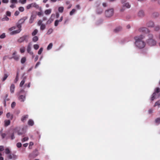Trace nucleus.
Here are the masks:
<instances>
[{
  "mask_svg": "<svg viewBox=\"0 0 160 160\" xmlns=\"http://www.w3.org/2000/svg\"><path fill=\"white\" fill-rule=\"evenodd\" d=\"M145 36L142 35L134 37L135 40V44L136 46L139 48H142L145 46V42L142 40L144 38Z\"/></svg>",
  "mask_w": 160,
  "mask_h": 160,
  "instance_id": "f257e3e1",
  "label": "nucleus"
},
{
  "mask_svg": "<svg viewBox=\"0 0 160 160\" xmlns=\"http://www.w3.org/2000/svg\"><path fill=\"white\" fill-rule=\"evenodd\" d=\"M149 36L150 38L147 40V43L149 45L151 46H152L155 45L156 43V42L155 41L152 39L153 37L152 34H149Z\"/></svg>",
  "mask_w": 160,
  "mask_h": 160,
  "instance_id": "f03ea898",
  "label": "nucleus"
},
{
  "mask_svg": "<svg viewBox=\"0 0 160 160\" xmlns=\"http://www.w3.org/2000/svg\"><path fill=\"white\" fill-rule=\"evenodd\" d=\"M113 9L112 8L110 9L105 11V14L106 17H110L113 15Z\"/></svg>",
  "mask_w": 160,
  "mask_h": 160,
  "instance_id": "7ed1b4c3",
  "label": "nucleus"
},
{
  "mask_svg": "<svg viewBox=\"0 0 160 160\" xmlns=\"http://www.w3.org/2000/svg\"><path fill=\"white\" fill-rule=\"evenodd\" d=\"M28 36L27 35H24L19 38L17 40V41L19 43H22L26 41V42H28Z\"/></svg>",
  "mask_w": 160,
  "mask_h": 160,
  "instance_id": "20e7f679",
  "label": "nucleus"
},
{
  "mask_svg": "<svg viewBox=\"0 0 160 160\" xmlns=\"http://www.w3.org/2000/svg\"><path fill=\"white\" fill-rule=\"evenodd\" d=\"M100 3H99L97 5V8L96 10V13L98 14H101L103 12V9L101 7H99V6L100 5Z\"/></svg>",
  "mask_w": 160,
  "mask_h": 160,
  "instance_id": "39448f33",
  "label": "nucleus"
},
{
  "mask_svg": "<svg viewBox=\"0 0 160 160\" xmlns=\"http://www.w3.org/2000/svg\"><path fill=\"white\" fill-rule=\"evenodd\" d=\"M13 58L16 61H18L19 60V56L17 54V52L14 51L12 54V57L10 58V59Z\"/></svg>",
  "mask_w": 160,
  "mask_h": 160,
  "instance_id": "423d86ee",
  "label": "nucleus"
},
{
  "mask_svg": "<svg viewBox=\"0 0 160 160\" xmlns=\"http://www.w3.org/2000/svg\"><path fill=\"white\" fill-rule=\"evenodd\" d=\"M7 157L9 159H16L17 158V156L14 153H10L8 155Z\"/></svg>",
  "mask_w": 160,
  "mask_h": 160,
  "instance_id": "0eeeda50",
  "label": "nucleus"
},
{
  "mask_svg": "<svg viewBox=\"0 0 160 160\" xmlns=\"http://www.w3.org/2000/svg\"><path fill=\"white\" fill-rule=\"evenodd\" d=\"M31 44L29 43L27 46V51L30 54H32V52L31 51Z\"/></svg>",
  "mask_w": 160,
  "mask_h": 160,
  "instance_id": "6e6552de",
  "label": "nucleus"
},
{
  "mask_svg": "<svg viewBox=\"0 0 160 160\" xmlns=\"http://www.w3.org/2000/svg\"><path fill=\"white\" fill-rule=\"evenodd\" d=\"M139 31L140 32H142L146 33H147L149 32V31L148 29L146 28L143 27L140 28Z\"/></svg>",
  "mask_w": 160,
  "mask_h": 160,
  "instance_id": "1a4fd4ad",
  "label": "nucleus"
},
{
  "mask_svg": "<svg viewBox=\"0 0 160 160\" xmlns=\"http://www.w3.org/2000/svg\"><path fill=\"white\" fill-rule=\"evenodd\" d=\"M25 96L22 95H20L18 97L19 100L21 102H24L25 101Z\"/></svg>",
  "mask_w": 160,
  "mask_h": 160,
  "instance_id": "9d476101",
  "label": "nucleus"
},
{
  "mask_svg": "<svg viewBox=\"0 0 160 160\" xmlns=\"http://www.w3.org/2000/svg\"><path fill=\"white\" fill-rule=\"evenodd\" d=\"M36 14H33L31 15L29 21V22L30 23H32L33 20L35 18H36Z\"/></svg>",
  "mask_w": 160,
  "mask_h": 160,
  "instance_id": "9b49d317",
  "label": "nucleus"
},
{
  "mask_svg": "<svg viewBox=\"0 0 160 160\" xmlns=\"http://www.w3.org/2000/svg\"><path fill=\"white\" fill-rule=\"evenodd\" d=\"M6 116L7 118H9L10 120H12L13 118V115L11 114L10 112L7 113Z\"/></svg>",
  "mask_w": 160,
  "mask_h": 160,
  "instance_id": "f8f14e48",
  "label": "nucleus"
},
{
  "mask_svg": "<svg viewBox=\"0 0 160 160\" xmlns=\"http://www.w3.org/2000/svg\"><path fill=\"white\" fill-rule=\"evenodd\" d=\"M21 32L20 29H18L16 30H14L12 31L10 33L11 35H13L19 33Z\"/></svg>",
  "mask_w": 160,
  "mask_h": 160,
  "instance_id": "ddd939ff",
  "label": "nucleus"
},
{
  "mask_svg": "<svg viewBox=\"0 0 160 160\" xmlns=\"http://www.w3.org/2000/svg\"><path fill=\"white\" fill-rule=\"evenodd\" d=\"M11 121L10 120H5L4 121V126L7 127L10 124Z\"/></svg>",
  "mask_w": 160,
  "mask_h": 160,
  "instance_id": "4468645a",
  "label": "nucleus"
},
{
  "mask_svg": "<svg viewBox=\"0 0 160 160\" xmlns=\"http://www.w3.org/2000/svg\"><path fill=\"white\" fill-rule=\"evenodd\" d=\"M28 115H25L23 116L21 119V121L23 122H24L28 118Z\"/></svg>",
  "mask_w": 160,
  "mask_h": 160,
  "instance_id": "2eb2a0df",
  "label": "nucleus"
},
{
  "mask_svg": "<svg viewBox=\"0 0 160 160\" xmlns=\"http://www.w3.org/2000/svg\"><path fill=\"white\" fill-rule=\"evenodd\" d=\"M15 89V85L13 84H11L10 87V92L11 93H13L14 92Z\"/></svg>",
  "mask_w": 160,
  "mask_h": 160,
  "instance_id": "dca6fc26",
  "label": "nucleus"
},
{
  "mask_svg": "<svg viewBox=\"0 0 160 160\" xmlns=\"http://www.w3.org/2000/svg\"><path fill=\"white\" fill-rule=\"evenodd\" d=\"M154 25V23L150 21L147 24V26L148 27H152Z\"/></svg>",
  "mask_w": 160,
  "mask_h": 160,
  "instance_id": "f3484780",
  "label": "nucleus"
},
{
  "mask_svg": "<svg viewBox=\"0 0 160 160\" xmlns=\"http://www.w3.org/2000/svg\"><path fill=\"white\" fill-rule=\"evenodd\" d=\"M51 9H49L45 10L44 11V13L46 15H49L51 13Z\"/></svg>",
  "mask_w": 160,
  "mask_h": 160,
  "instance_id": "a211bd4d",
  "label": "nucleus"
},
{
  "mask_svg": "<svg viewBox=\"0 0 160 160\" xmlns=\"http://www.w3.org/2000/svg\"><path fill=\"white\" fill-rule=\"evenodd\" d=\"M122 28L121 27H118L116 28L114 30V31L116 32H118L122 30Z\"/></svg>",
  "mask_w": 160,
  "mask_h": 160,
  "instance_id": "6ab92c4d",
  "label": "nucleus"
},
{
  "mask_svg": "<svg viewBox=\"0 0 160 160\" xmlns=\"http://www.w3.org/2000/svg\"><path fill=\"white\" fill-rule=\"evenodd\" d=\"M138 15L139 17H142L144 15V12L143 11H140L138 12Z\"/></svg>",
  "mask_w": 160,
  "mask_h": 160,
  "instance_id": "aec40b11",
  "label": "nucleus"
},
{
  "mask_svg": "<svg viewBox=\"0 0 160 160\" xmlns=\"http://www.w3.org/2000/svg\"><path fill=\"white\" fill-rule=\"evenodd\" d=\"M28 124L30 126H32L34 124V122L32 120L30 119L28 122Z\"/></svg>",
  "mask_w": 160,
  "mask_h": 160,
  "instance_id": "412c9836",
  "label": "nucleus"
},
{
  "mask_svg": "<svg viewBox=\"0 0 160 160\" xmlns=\"http://www.w3.org/2000/svg\"><path fill=\"white\" fill-rule=\"evenodd\" d=\"M11 152L10 150L8 148H7L5 150V152L6 154L9 155L11 153Z\"/></svg>",
  "mask_w": 160,
  "mask_h": 160,
  "instance_id": "4be33fe9",
  "label": "nucleus"
},
{
  "mask_svg": "<svg viewBox=\"0 0 160 160\" xmlns=\"http://www.w3.org/2000/svg\"><path fill=\"white\" fill-rule=\"evenodd\" d=\"M26 19H25L24 18H21L19 20L18 23L22 24L24 22Z\"/></svg>",
  "mask_w": 160,
  "mask_h": 160,
  "instance_id": "5701e85b",
  "label": "nucleus"
},
{
  "mask_svg": "<svg viewBox=\"0 0 160 160\" xmlns=\"http://www.w3.org/2000/svg\"><path fill=\"white\" fill-rule=\"evenodd\" d=\"M20 51L21 53H23L25 51V48L24 46L21 47L20 49Z\"/></svg>",
  "mask_w": 160,
  "mask_h": 160,
  "instance_id": "b1692460",
  "label": "nucleus"
},
{
  "mask_svg": "<svg viewBox=\"0 0 160 160\" xmlns=\"http://www.w3.org/2000/svg\"><path fill=\"white\" fill-rule=\"evenodd\" d=\"M31 5L32 6V7H33L38 8L39 7L38 5L35 2L32 3L31 4Z\"/></svg>",
  "mask_w": 160,
  "mask_h": 160,
  "instance_id": "393cba45",
  "label": "nucleus"
},
{
  "mask_svg": "<svg viewBox=\"0 0 160 160\" xmlns=\"http://www.w3.org/2000/svg\"><path fill=\"white\" fill-rule=\"evenodd\" d=\"M38 40V38L37 36H34L32 39V40L33 42H36Z\"/></svg>",
  "mask_w": 160,
  "mask_h": 160,
  "instance_id": "a878e982",
  "label": "nucleus"
},
{
  "mask_svg": "<svg viewBox=\"0 0 160 160\" xmlns=\"http://www.w3.org/2000/svg\"><path fill=\"white\" fill-rule=\"evenodd\" d=\"M64 10V8L63 7H59L58 8V11L61 13L63 12Z\"/></svg>",
  "mask_w": 160,
  "mask_h": 160,
  "instance_id": "bb28decb",
  "label": "nucleus"
},
{
  "mask_svg": "<svg viewBox=\"0 0 160 160\" xmlns=\"http://www.w3.org/2000/svg\"><path fill=\"white\" fill-rule=\"evenodd\" d=\"M26 61V58L25 57H23L22 58L21 60V62L22 64L24 63Z\"/></svg>",
  "mask_w": 160,
  "mask_h": 160,
  "instance_id": "cd10ccee",
  "label": "nucleus"
},
{
  "mask_svg": "<svg viewBox=\"0 0 160 160\" xmlns=\"http://www.w3.org/2000/svg\"><path fill=\"white\" fill-rule=\"evenodd\" d=\"M38 32V30L35 29L34 31L32 32V36H35L37 34Z\"/></svg>",
  "mask_w": 160,
  "mask_h": 160,
  "instance_id": "c85d7f7f",
  "label": "nucleus"
},
{
  "mask_svg": "<svg viewBox=\"0 0 160 160\" xmlns=\"http://www.w3.org/2000/svg\"><path fill=\"white\" fill-rule=\"evenodd\" d=\"M52 47V43H50L49 45L48 46L47 49L48 50H49L50 49H51Z\"/></svg>",
  "mask_w": 160,
  "mask_h": 160,
  "instance_id": "c756f323",
  "label": "nucleus"
},
{
  "mask_svg": "<svg viewBox=\"0 0 160 160\" xmlns=\"http://www.w3.org/2000/svg\"><path fill=\"white\" fill-rule=\"evenodd\" d=\"M46 28L45 25L43 24H42L40 26V29L42 30H44Z\"/></svg>",
  "mask_w": 160,
  "mask_h": 160,
  "instance_id": "7c9ffc66",
  "label": "nucleus"
},
{
  "mask_svg": "<svg viewBox=\"0 0 160 160\" xmlns=\"http://www.w3.org/2000/svg\"><path fill=\"white\" fill-rule=\"evenodd\" d=\"M157 106H158V107H160V101H157L155 102V104L154 105V106L155 107Z\"/></svg>",
  "mask_w": 160,
  "mask_h": 160,
  "instance_id": "2f4dec72",
  "label": "nucleus"
},
{
  "mask_svg": "<svg viewBox=\"0 0 160 160\" xmlns=\"http://www.w3.org/2000/svg\"><path fill=\"white\" fill-rule=\"evenodd\" d=\"M24 133L23 129H22V131L21 132L20 130H18V135H21L22 134Z\"/></svg>",
  "mask_w": 160,
  "mask_h": 160,
  "instance_id": "473e14b6",
  "label": "nucleus"
},
{
  "mask_svg": "<svg viewBox=\"0 0 160 160\" xmlns=\"http://www.w3.org/2000/svg\"><path fill=\"white\" fill-rule=\"evenodd\" d=\"M53 30L52 28L49 29L48 31L47 34L49 35L51 34L53 32Z\"/></svg>",
  "mask_w": 160,
  "mask_h": 160,
  "instance_id": "72a5a7b5",
  "label": "nucleus"
},
{
  "mask_svg": "<svg viewBox=\"0 0 160 160\" xmlns=\"http://www.w3.org/2000/svg\"><path fill=\"white\" fill-rule=\"evenodd\" d=\"M39 47V46L38 45L36 44H34L33 45V48H34L35 50H37L38 49Z\"/></svg>",
  "mask_w": 160,
  "mask_h": 160,
  "instance_id": "f704fd0d",
  "label": "nucleus"
},
{
  "mask_svg": "<svg viewBox=\"0 0 160 160\" xmlns=\"http://www.w3.org/2000/svg\"><path fill=\"white\" fill-rule=\"evenodd\" d=\"M76 11V10L73 9L70 12V15H72Z\"/></svg>",
  "mask_w": 160,
  "mask_h": 160,
  "instance_id": "c9c22d12",
  "label": "nucleus"
},
{
  "mask_svg": "<svg viewBox=\"0 0 160 160\" xmlns=\"http://www.w3.org/2000/svg\"><path fill=\"white\" fill-rule=\"evenodd\" d=\"M17 28H18V29H20L21 31V28L22 27L21 24H20L18 23L17 24Z\"/></svg>",
  "mask_w": 160,
  "mask_h": 160,
  "instance_id": "e433bc0d",
  "label": "nucleus"
},
{
  "mask_svg": "<svg viewBox=\"0 0 160 160\" xmlns=\"http://www.w3.org/2000/svg\"><path fill=\"white\" fill-rule=\"evenodd\" d=\"M9 20V18L7 16H5V17H4L2 19V21H8Z\"/></svg>",
  "mask_w": 160,
  "mask_h": 160,
  "instance_id": "4c0bfd02",
  "label": "nucleus"
},
{
  "mask_svg": "<svg viewBox=\"0 0 160 160\" xmlns=\"http://www.w3.org/2000/svg\"><path fill=\"white\" fill-rule=\"evenodd\" d=\"M123 6L126 7L127 8H129L130 7V5L128 2L126 3L125 5H123Z\"/></svg>",
  "mask_w": 160,
  "mask_h": 160,
  "instance_id": "58836bf2",
  "label": "nucleus"
},
{
  "mask_svg": "<svg viewBox=\"0 0 160 160\" xmlns=\"http://www.w3.org/2000/svg\"><path fill=\"white\" fill-rule=\"evenodd\" d=\"M155 122L158 124L160 123V118H158L155 120Z\"/></svg>",
  "mask_w": 160,
  "mask_h": 160,
  "instance_id": "ea45409f",
  "label": "nucleus"
},
{
  "mask_svg": "<svg viewBox=\"0 0 160 160\" xmlns=\"http://www.w3.org/2000/svg\"><path fill=\"white\" fill-rule=\"evenodd\" d=\"M160 92V89L159 88H157L155 90V92L154 93H158Z\"/></svg>",
  "mask_w": 160,
  "mask_h": 160,
  "instance_id": "a19ab883",
  "label": "nucleus"
},
{
  "mask_svg": "<svg viewBox=\"0 0 160 160\" xmlns=\"http://www.w3.org/2000/svg\"><path fill=\"white\" fill-rule=\"evenodd\" d=\"M43 50V48H40L39 51H38V54L39 55L41 54Z\"/></svg>",
  "mask_w": 160,
  "mask_h": 160,
  "instance_id": "79ce46f5",
  "label": "nucleus"
},
{
  "mask_svg": "<svg viewBox=\"0 0 160 160\" xmlns=\"http://www.w3.org/2000/svg\"><path fill=\"white\" fill-rule=\"evenodd\" d=\"M28 137H25L24 138H23V139H22V142H25V141H26L28 140Z\"/></svg>",
  "mask_w": 160,
  "mask_h": 160,
  "instance_id": "37998d69",
  "label": "nucleus"
},
{
  "mask_svg": "<svg viewBox=\"0 0 160 160\" xmlns=\"http://www.w3.org/2000/svg\"><path fill=\"white\" fill-rule=\"evenodd\" d=\"M18 9L21 12H23L24 10V8L22 7H20Z\"/></svg>",
  "mask_w": 160,
  "mask_h": 160,
  "instance_id": "c03bdc74",
  "label": "nucleus"
},
{
  "mask_svg": "<svg viewBox=\"0 0 160 160\" xmlns=\"http://www.w3.org/2000/svg\"><path fill=\"white\" fill-rule=\"evenodd\" d=\"M10 2L12 3L16 4L18 3L17 0H11Z\"/></svg>",
  "mask_w": 160,
  "mask_h": 160,
  "instance_id": "a18cd8bd",
  "label": "nucleus"
},
{
  "mask_svg": "<svg viewBox=\"0 0 160 160\" xmlns=\"http://www.w3.org/2000/svg\"><path fill=\"white\" fill-rule=\"evenodd\" d=\"M6 37L5 34V33H3L0 36V38H4Z\"/></svg>",
  "mask_w": 160,
  "mask_h": 160,
  "instance_id": "49530a36",
  "label": "nucleus"
},
{
  "mask_svg": "<svg viewBox=\"0 0 160 160\" xmlns=\"http://www.w3.org/2000/svg\"><path fill=\"white\" fill-rule=\"evenodd\" d=\"M10 138H11V140H13V139H14L15 138V137L14 136V133H12L11 134V135L10 136Z\"/></svg>",
  "mask_w": 160,
  "mask_h": 160,
  "instance_id": "de8ad7c7",
  "label": "nucleus"
},
{
  "mask_svg": "<svg viewBox=\"0 0 160 160\" xmlns=\"http://www.w3.org/2000/svg\"><path fill=\"white\" fill-rule=\"evenodd\" d=\"M155 93H153L151 98V100L153 101L155 98Z\"/></svg>",
  "mask_w": 160,
  "mask_h": 160,
  "instance_id": "09e8293b",
  "label": "nucleus"
},
{
  "mask_svg": "<svg viewBox=\"0 0 160 160\" xmlns=\"http://www.w3.org/2000/svg\"><path fill=\"white\" fill-rule=\"evenodd\" d=\"M16 105V103L15 102H13L11 104V107L12 108H13Z\"/></svg>",
  "mask_w": 160,
  "mask_h": 160,
  "instance_id": "8fccbe9b",
  "label": "nucleus"
},
{
  "mask_svg": "<svg viewBox=\"0 0 160 160\" xmlns=\"http://www.w3.org/2000/svg\"><path fill=\"white\" fill-rule=\"evenodd\" d=\"M17 146L18 148H20L22 146V144L20 142H18L17 144Z\"/></svg>",
  "mask_w": 160,
  "mask_h": 160,
  "instance_id": "3c124183",
  "label": "nucleus"
},
{
  "mask_svg": "<svg viewBox=\"0 0 160 160\" xmlns=\"http://www.w3.org/2000/svg\"><path fill=\"white\" fill-rule=\"evenodd\" d=\"M8 77V75L7 74H4L2 80H6Z\"/></svg>",
  "mask_w": 160,
  "mask_h": 160,
  "instance_id": "603ef678",
  "label": "nucleus"
},
{
  "mask_svg": "<svg viewBox=\"0 0 160 160\" xmlns=\"http://www.w3.org/2000/svg\"><path fill=\"white\" fill-rule=\"evenodd\" d=\"M63 16H61L60 19L59 20H56V21H57L58 22H62L63 20Z\"/></svg>",
  "mask_w": 160,
  "mask_h": 160,
  "instance_id": "864d4df0",
  "label": "nucleus"
},
{
  "mask_svg": "<svg viewBox=\"0 0 160 160\" xmlns=\"http://www.w3.org/2000/svg\"><path fill=\"white\" fill-rule=\"evenodd\" d=\"M6 15L7 16L10 17L11 15V13L10 12L8 11L6 12Z\"/></svg>",
  "mask_w": 160,
  "mask_h": 160,
  "instance_id": "5fc2aeb1",
  "label": "nucleus"
},
{
  "mask_svg": "<svg viewBox=\"0 0 160 160\" xmlns=\"http://www.w3.org/2000/svg\"><path fill=\"white\" fill-rule=\"evenodd\" d=\"M24 83H25L24 81H22L21 83H20V86L21 87H22L23 86V85L24 84Z\"/></svg>",
  "mask_w": 160,
  "mask_h": 160,
  "instance_id": "6e6d98bb",
  "label": "nucleus"
},
{
  "mask_svg": "<svg viewBox=\"0 0 160 160\" xmlns=\"http://www.w3.org/2000/svg\"><path fill=\"white\" fill-rule=\"evenodd\" d=\"M19 14V12L18 11H16L14 13V15L15 16H17Z\"/></svg>",
  "mask_w": 160,
  "mask_h": 160,
  "instance_id": "4d7b16f0",
  "label": "nucleus"
},
{
  "mask_svg": "<svg viewBox=\"0 0 160 160\" xmlns=\"http://www.w3.org/2000/svg\"><path fill=\"white\" fill-rule=\"evenodd\" d=\"M160 29V27L159 26H157L155 28V30L156 31H158Z\"/></svg>",
  "mask_w": 160,
  "mask_h": 160,
  "instance_id": "13d9d810",
  "label": "nucleus"
},
{
  "mask_svg": "<svg viewBox=\"0 0 160 160\" xmlns=\"http://www.w3.org/2000/svg\"><path fill=\"white\" fill-rule=\"evenodd\" d=\"M16 28V27H12L9 29V30L10 31H12L13 30L15 29Z\"/></svg>",
  "mask_w": 160,
  "mask_h": 160,
  "instance_id": "bf43d9fd",
  "label": "nucleus"
},
{
  "mask_svg": "<svg viewBox=\"0 0 160 160\" xmlns=\"http://www.w3.org/2000/svg\"><path fill=\"white\" fill-rule=\"evenodd\" d=\"M6 136V134L5 133H2L1 134V136L2 139L4 138Z\"/></svg>",
  "mask_w": 160,
  "mask_h": 160,
  "instance_id": "052dcab7",
  "label": "nucleus"
},
{
  "mask_svg": "<svg viewBox=\"0 0 160 160\" xmlns=\"http://www.w3.org/2000/svg\"><path fill=\"white\" fill-rule=\"evenodd\" d=\"M14 3H12L10 7V8H13L16 7L15 5L14 4Z\"/></svg>",
  "mask_w": 160,
  "mask_h": 160,
  "instance_id": "680f3d73",
  "label": "nucleus"
},
{
  "mask_svg": "<svg viewBox=\"0 0 160 160\" xmlns=\"http://www.w3.org/2000/svg\"><path fill=\"white\" fill-rule=\"evenodd\" d=\"M42 21L41 20H39L38 22V25H39V26H41L42 24Z\"/></svg>",
  "mask_w": 160,
  "mask_h": 160,
  "instance_id": "e2e57ef3",
  "label": "nucleus"
},
{
  "mask_svg": "<svg viewBox=\"0 0 160 160\" xmlns=\"http://www.w3.org/2000/svg\"><path fill=\"white\" fill-rule=\"evenodd\" d=\"M4 149V147L2 146H0V151H2Z\"/></svg>",
  "mask_w": 160,
  "mask_h": 160,
  "instance_id": "0e129e2a",
  "label": "nucleus"
},
{
  "mask_svg": "<svg viewBox=\"0 0 160 160\" xmlns=\"http://www.w3.org/2000/svg\"><path fill=\"white\" fill-rule=\"evenodd\" d=\"M2 2L3 3H7L8 2V0H2Z\"/></svg>",
  "mask_w": 160,
  "mask_h": 160,
  "instance_id": "69168bd1",
  "label": "nucleus"
},
{
  "mask_svg": "<svg viewBox=\"0 0 160 160\" xmlns=\"http://www.w3.org/2000/svg\"><path fill=\"white\" fill-rule=\"evenodd\" d=\"M59 22H58L56 20L54 22V25L55 26L57 27L58 25Z\"/></svg>",
  "mask_w": 160,
  "mask_h": 160,
  "instance_id": "338daca9",
  "label": "nucleus"
},
{
  "mask_svg": "<svg viewBox=\"0 0 160 160\" xmlns=\"http://www.w3.org/2000/svg\"><path fill=\"white\" fill-rule=\"evenodd\" d=\"M31 7H32V6H31V4H29L27 6V9H29Z\"/></svg>",
  "mask_w": 160,
  "mask_h": 160,
  "instance_id": "774afa93",
  "label": "nucleus"
}]
</instances>
